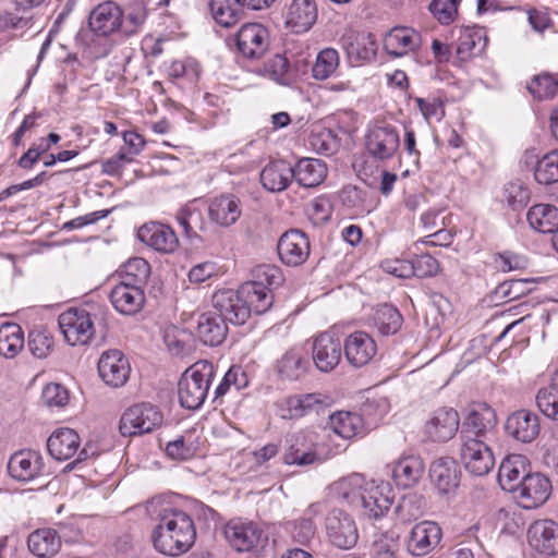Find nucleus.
<instances>
[{"label":"nucleus","instance_id":"obj_55","mask_svg":"<svg viewBox=\"0 0 558 558\" xmlns=\"http://www.w3.org/2000/svg\"><path fill=\"white\" fill-rule=\"evenodd\" d=\"M527 90L535 99H550L558 93V80L549 73L535 75L527 84Z\"/></svg>","mask_w":558,"mask_h":558},{"label":"nucleus","instance_id":"obj_33","mask_svg":"<svg viewBox=\"0 0 558 558\" xmlns=\"http://www.w3.org/2000/svg\"><path fill=\"white\" fill-rule=\"evenodd\" d=\"M425 470L421 457L410 454L399 458L391 466V476L395 483L402 488L415 486Z\"/></svg>","mask_w":558,"mask_h":558},{"label":"nucleus","instance_id":"obj_60","mask_svg":"<svg viewBox=\"0 0 558 558\" xmlns=\"http://www.w3.org/2000/svg\"><path fill=\"white\" fill-rule=\"evenodd\" d=\"M505 197L512 210H521L529 204L531 193L523 183L515 181L505 186Z\"/></svg>","mask_w":558,"mask_h":558},{"label":"nucleus","instance_id":"obj_42","mask_svg":"<svg viewBox=\"0 0 558 558\" xmlns=\"http://www.w3.org/2000/svg\"><path fill=\"white\" fill-rule=\"evenodd\" d=\"M27 546L39 558L52 557L61 548V535L50 527L38 529L29 534Z\"/></svg>","mask_w":558,"mask_h":558},{"label":"nucleus","instance_id":"obj_24","mask_svg":"<svg viewBox=\"0 0 558 558\" xmlns=\"http://www.w3.org/2000/svg\"><path fill=\"white\" fill-rule=\"evenodd\" d=\"M122 9L113 1H105L93 9L88 24L97 36L107 37L119 32Z\"/></svg>","mask_w":558,"mask_h":558},{"label":"nucleus","instance_id":"obj_26","mask_svg":"<svg viewBox=\"0 0 558 558\" xmlns=\"http://www.w3.org/2000/svg\"><path fill=\"white\" fill-rule=\"evenodd\" d=\"M109 298L116 311L126 316L138 313L146 300L144 288L124 282L117 283Z\"/></svg>","mask_w":558,"mask_h":558},{"label":"nucleus","instance_id":"obj_23","mask_svg":"<svg viewBox=\"0 0 558 558\" xmlns=\"http://www.w3.org/2000/svg\"><path fill=\"white\" fill-rule=\"evenodd\" d=\"M43 468V457L34 450H20L8 462V472L17 482L33 481L41 474Z\"/></svg>","mask_w":558,"mask_h":558},{"label":"nucleus","instance_id":"obj_50","mask_svg":"<svg viewBox=\"0 0 558 558\" xmlns=\"http://www.w3.org/2000/svg\"><path fill=\"white\" fill-rule=\"evenodd\" d=\"M426 499L415 493L403 496L396 507V514L403 523H410L423 517L426 510Z\"/></svg>","mask_w":558,"mask_h":558},{"label":"nucleus","instance_id":"obj_49","mask_svg":"<svg viewBox=\"0 0 558 558\" xmlns=\"http://www.w3.org/2000/svg\"><path fill=\"white\" fill-rule=\"evenodd\" d=\"M150 276V265L142 257L130 258L120 271V282L145 288Z\"/></svg>","mask_w":558,"mask_h":558},{"label":"nucleus","instance_id":"obj_15","mask_svg":"<svg viewBox=\"0 0 558 558\" xmlns=\"http://www.w3.org/2000/svg\"><path fill=\"white\" fill-rule=\"evenodd\" d=\"M428 475L439 495H451L460 485L461 470L453 458L441 457L430 463Z\"/></svg>","mask_w":558,"mask_h":558},{"label":"nucleus","instance_id":"obj_45","mask_svg":"<svg viewBox=\"0 0 558 558\" xmlns=\"http://www.w3.org/2000/svg\"><path fill=\"white\" fill-rule=\"evenodd\" d=\"M368 483L363 475L353 473L333 483L332 490L337 498L359 507L363 490Z\"/></svg>","mask_w":558,"mask_h":558},{"label":"nucleus","instance_id":"obj_8","mask_svg":"<svg viewBox=\"0 0 558 558\" xmlns=\"http://www.w3.org/2000/svg\"><path fill=\"white\" fill-rule=\"evenodd\" d=\"M368 154L378 160L391 159L400 145L399 133L388 123L376 124L368 129L365 136Z\"/></svg>","mask_w":558,"mask_h":558},{"label":"nucleus","instance_id":"obj_10","mask_svg":"<svg viewBox=\"0 0 558 558\" xmlns=\"http://www.w3.org/2000/svg\"><path fill=\"white\" fill-rule=\"evenodd\" d=\"M342 352V342L333 332H322L313 340L312 359L319 372L333 371L341 362Z\"/></svg>","mask_w":558,"mask_h":558},{"label":"nucleus","instance_id":"obj_16","mask_svg":"<svg viewBox=\"0 0 558 558\" xmlns=\"http://www.w3.org/2000/svg\"><path fill=\"white\" fill-rule=\"evenodd\" d=\"M102 381L113 388L122 387L130 377V363L120 350L105 351L97 364Z\"/></svg>","mask_w":558,"mask_h":558},{"label":"nucleus","instance_id":"obj_9","mask_svg":"<svg viewBox=\"0 0 558 558\" xmlns=\"http://www.w3.org/2000/svg\"><path fill=\"white\" fill-rule=\"evenodd\" d=\"M213 306L216 315L223 322L243 325L250 317V305L244 302L240 289L219 290L213 295Z\"/></svg>","mask_w":558,"mask_h":558},{"label":"nucleus","instance_id":"obj_61","mask_svg":"<svg viewBox=\"0 0 558 558\" xmlns=\"http://www.w3.org/2000/svg\"><path fill=\"white\" fill-rule=\"evenodd\" d=\"M460 1L461 0H433L429 4V10L440 24L448 25L454 21Z\"/></svg>","mask_w":558,"mask_h":558},{"label":"nucleus","instance_id":"obj_47","mask_svg":"<svg viewBox=\"0 0 558 558\" xmlns=\"http://www.w3.org/2000/svg\"><path fill=\"white\" fill-rule=\"evenodd\" d=\"M332 430L344 439L353 438L364 432L362 416L354 412L340 411L330 415Z\"/></svg>","mask_w":558,"mask_h":558},{"label":"nucleus","instance_id":"obj_34","mask_svg":"<svg viewBox=\"0 0 558 558\" xmlns=\"http://www.w3.org/2000/svg\"><path fill=\"white\" fill-rule=\"evenodd\" d=\"M317 19V5L314 0H292L286 12V25L294 33L308 31Z\"/></svg>","mask_w":558,"mask_h":558},{"label":"nucleus","instance_id":"obj_14","mask_svg":"<svg viewBox=\"0 0 558 558\" xmlns=\"http://www.w3.org/2000/svg\"><path fill=\"white\" fill-rule=\"evenodd\" d=\"M277 250L284 265L292 267L300 266L304 264L310 256V240L303 231L291 229L280 236Z\"/></svg>","mask_w":558,"mask_h":558},{"label":"nucleus","instance_id":"obj_21","mask_svg":"<svg viewBox=\"0 0 558 558\" xmlns=\"http://www.w3.org/2000/svg\"><path fill=\"white\" fill-rule=\"evenodd\" d=\"M551 492L550 481L539 474H529L523 477L521 485L517 488V498L520 505L525 509H534L543 505Z\"/></svg>","mask_w":558,"mask_h":558},{"label":"nucleus","instance_id":"obj_39","mask_svg":"<svg viewBox=\"0 0 558 558\" xmlns=\"http://www.w3.org/2000/svg\"><path fill=\"white\" fill-rule=\"evenodd\" d=\"M227 332V324L215 313L208 312L199 315L196 336L203 344L217 347L226 339Z\"/></svg>","mask_w":558,"mask_h":558},{"label":"nucleus","instance_id":"obj_48","mask_svg":"<svg viewBox=\"0 0 558 558\" xmlns=\"http://www.w3.org/2000/svg\"><path fill=\"white\" fill-rule=\"evenodd\" d=\"M535 401L546 417L558 421V369L551 375L549 385L538 389Z\"/></svg>","mask_w":558,"mask_h":558},{"label":"nucleus","instance_id":"obj_63","mask_svg":"<svg viewBox=\"0 0 558 558\" xmlns=\"http://www.w3.org/2000/svg\"><path fill=\"white\" fill-rule=\"evenodd\" d=\"M41 399L47 407L62 408L69 401V392L59 384H48L43 390Z\"/></svg>","mask_w":558,"mask_h":558},{"label":"nucleus","instance_id":"obj_64","mask_svg":"<svg viewBox=\"0 0 558 558\" xmlns=\"http://www.w3.org/2000/svg\"><path fill=\"white\" fill-rule=\"evenodd\" d=\"M257 280H263L265 286L270 288L272 292L274 288L281 286L283 282V276L280 268L272 265H262L256 269Z\"/></svg>","mask_w":558,"mask_h":558},{"label":"nucleus","instance_id":"obj_12","mask_svg":"<svg viewBox=\"0 0 558 558\" xmlns=\"http://www.w3.org/2000/svg\"><path fill=\"white\" fill-rule=\"evenodd\" d=\"M326 533L335 546L341 549L352 548L359 538L354 520L341 509H332L325 520Z\"/></svg>","mask_w":558,"mask_h":558},{"label":"nucleus","instance_id":"obj_36","mask_svg":"<svg viewBox=\"0 0 558 558\" xmlns=\"http://www.w3.org/2000/svg\"><path fill=\"white\" fill-rule=\"evenodd\" d=\"M80 436L68 427L54 430L47 439V449L49 454L59 461L69 460L78 450Z\"/></svg>","mask_w":558,"mask_h":558},{"label":"nucleus","instance_id":"obj_38","mask_svg":"<svg viewBox=\"0 0 558 558\" xmlns=\"http://www.w3.org/2000/svg\"><path fill=\"white\" fill-rule=\"evenodd\" d=\"M292 180V166L284 160L270 161L260 172L262 185L272 193L286 190Z\"/></svg>","mask_w":558,"mask_h":558},{"label":"nucleus","instance_id":"obj_6","mask_svg":"<svg viewBox=\"0 0 558 558\" xmlns=\"http://www.w3.org/2000/svg\"><path fill=\"white\" fill-rule=\"evenodd\" d=\"M459 457L464 469L474 476L488 474L495 457L488 442L480 439H460Z\"/></svg>","mask_w":558,"mask_h":558},{"label":"nucleus","instance_id":"obj_17","mask_svg":"<svg viewBox=\"0 0 558 558\" xmlns=\"http://www.w3.org/2000/svg\"><path fill=\"white\" fill-rule=\"evenodd\" d=\"M440 526L432 521L415 524L407 539V550L412 556H425L435 549L441 541Z\"/></svg>","mask_w":558,"mask_h":558},{"label":"nucleus","instance_id":"obj_18","mask_svg":"<svg viewBox=\"0 0 558 558\" xmlns=\"http://www.w3.org/2000/svg\"><path fill=\"white\" fill-rule=\"evenodd\" d=\"M344 356L353 367L367 365L377 353L375 340L365 331L350 333L342 343Z\"/></svg>","mask_w":558,"mask_h":558},{"label":"nucleus","instance_id":"obj_52","mask_svg":"<svg viewBox=\"0 0 558 558\" xmlns=\"http://www.w3.org/2000/svg\"><path fill=\"white\" fill-rule=\"evenodd\" d=\"M24 347V336L21 327L7 324L0 327V354L14 357Z\"/></svg>","mask_w":558,"mask_h":558},{"label":"nucleus","instance_id":"obj_28","mask_svg":"<svg viewBox=\"0 0 558 558\" xmlns=\"http://www.w3.org/2000/svg\"><path fill=\"white\" fill-rule=\"evenodd\" d=\"M137 238L141 242L162 253H172L179 244L173 229L157 222L142 226L137 231Z\"/></svg>","mask_w":558,"mask_h":558},{"label":"nucleus","instance_id":"obj_4","mask_svg":"<svg viewBox=\"0 0 558 558\" xmlns=\"http://www.w3.org/2000/svg\"><path fill=\"white\" fill-rule=\"evenodd\" d=\"M58 324L70 345H85L94 338V317L84 307H72L61 313Z\"/></svg>","mask_w":558,"mask_h":558},{"label":"nucleus","instance_id":"obj_59","mask_svg":"<svg viewBox=\"0 0 558 558\" xmlns=\"http://www.w3.org/2000/svg\"><path fill=\"white\" fill-rule=\"evenodd\" d=\"M531 282L530 279L506 280L496 288L495 294L505 301L517 300L531 291L527 287Z\"/></svg>","mask_w":558,"mask_h":558},{"label":"nucleus","instance_id":"obj_37","mask_svg":"<svg viewBox=\"0 0 558 558\" xmlns=\"http://www.w3.org/2000/svg\"><path fill=\"white\" fill-rule=\"evenodd\" d=\"M307 369L308 361L300 347L288 349L276 362V371L284 380H299Z\"/></svg>","mask_w":558,"mask_h":558},{"label":"nucleus","instance_id":"obj_29","mask_svg":"<svg viewBox=\"0 0 558 558\" xmlns=\"http://www.w3.org/2000/svg\"><path fill=\"white\" fill-rule=\"evenodd\" d=\"M341 45L348 58L353 61H371L377 52V43L373 34L348 31L341 37Z\"/></svg>","mask_w":558,"mask_h":558},{"label":"nucleus","instance_id":"obj_20","mask_svg":"<svg viewBox=\"0 0 558 558\" xmlns=\"http://www.w3.org/2000/svg\"><path fill=\"white\" fill-rule=\"evenodd\" d=\"M393 504V496L388 484L381 483L376 485L369 482L364 490L359 507L362 508L363 514L369 519H379L384 517Z\"/></svg>","mask_w":558,"mask_h":558},{"label":"nucleus","instance_id":"obj_1","mask_svg":"<svg viewBox=\"0 0 558 558\" xmlns=\"http://www.w3.org/2000/svg\"><path fill=\"white\" fill-rule=\"evenodd\" d=\"M196 538L192 518L184 511L171 507L158 513V523L151 532L155 549L167 556H180L186 553Z\"/></svg>","mask_w":558,"mask_h":558},{"label":"nucleus","instance_id":"obj_62","mask_svg":"<svg viewBox=\"0 0 558 558\" xmlns=\"http://www.w3.org/2000/svg\"><path fill=\"white\" fill-rule=\"evenodd\" d=\"M413 275L418 278L434 277L439 271L438 260L430 254L416 255L412 260Z\"/></svg>","mask_w":558,"mask_h":558},{"label":"nucleus","instance_id":"obj_19","mask_svg":"<svg viewBox=\"0 0 558 558\" xmlns=\"http://www.w3.org/2000/svg\"><path fill=\"white\" fill-rule=\"evenodd\" d=\"M460 417L452 408H439L426 421L424 432L433 441L445 442L451 439L459 429Z\"/></svg>","mask_w":558,"mask_h":558},{"label":"nucleus","instance_id":"obj_31","mask_svg":"<svg viewBox=\"0 0 558 558\" xmlns=\"http://www.w3.org/2000/svg\"><path fill=\"white\" fill-rule=\"evenodd\" d=\"M242 214L240 199L233 194L215 197L208 206L209 219L220 227L234 225Z\"/></svg>","mask_w":558,"mask_h":558},{"label":"nucleus","instance_id":"obj_54","mask_svg":"<svg viewBox=\"0 0 558 558\" xmlns=\"http://www.w3.org/2000/svg\"><path fill=\"white\" fill-rule=\"evenodd\" d=\"M534 177L539 184L558 182V150L547 153L536 161Z\"/></svg>","mask_w":558,"mask_h":558},{"label":"nucleus","instance_id":"obj_25","mask_svg":"<svg viewBox=\"0 0 558 558\" xmlns=\"http://www.w3.org/2000/svg\"><path fill=\"white\" fill-rule=\"evenodd\" d=\"M527 541L536 551L553 556L558 553V524L544 519L533 522L527 530Z\"/></svg>","mask_w":558,"mask_h":558},{"label":"nucleus","instance_id":"obj_30","mask_svg":"<svg viewBox=\"0 0 558 558\" xmlns=\"http://www.w3.org/2000/svg\"><path fill=\"white\" fill-rule=\"evenodd\" d=\"M529 461L522 454H510L506 457L498 471V482L502 489L517 492L523 477L529 475Z\"/></svg>","mask_w":558,"mask_h":558},{"label":"nucleus","instance_id":"obj_11","mask_svg":"<svg viewBox=\"0 0 558 558\" xmlns=\"http://www.w3.org/2000/svg\"><path fill=\"white\" fill-rule=\"evenodd\" d=\"M238 51L247 59H260L269 48V33L259 23H246L234 37Z\"/></svg>","mask_w":558,"mask_h":558},{"label":"nucleus","instance_id":"obj_3","mask_svg":"<svg viewBox=\"0 0 558 558\" xmlns=\"http://www.w3.org/2000/svg\"><path fill=\"white\" fill-rule=\"evenodd\" d=\"M163 414L158 407L142 402L126 409L120 420V432L123 436L148 434L160 427Z\"/></svg>","mask_w":558,"mask_h":558},{"label":"nucleus","instance_id":"obj_53","mask_svg":"<svg viewBox=\"0 0 558 558\" xmlns=\"http://www.w3.org/2000/svg\"><path fill=\"white\" fill-rule=\"evenodd\" d=\"M147 19V9L143 3H134L130 5L125 13L122 11V17H120L121 27L119 33L125 37H131L138 34Z\"/></svg>","mask_w":558,"mask_h":558},{"label":"nucleus","instance_id":"obj_44","mask_svg":"<svg viewBox=\"0 0 558 558\" xmlns=\"http://www.w3.org/2000/svg\"><path fill=\"white\" fill-rule=\"evenodd\" d=\"M208 8L214 21L228 28L243 17L245 7L241 0H210Z\"/></svg>","mask_w":558,"mask_h":558},{"label":"nucleus","instance_id":"obj_22","mask_svg":"<svg viewBox=\"0 0 558 558\" xmlns=\"http://www.w3.org/2000/svg\"><path fill=\"white\" fill-rule=\"evenodd\" d=\"M505 429L509 436L518 441L532 442L541 432L539 417L530 410L514 411L507 417Z\"/></svg>","mask_w":558,"mask_h":558},{"label":"nucleus","instance_id":"obj_41","mask_svg":"<svg viewBox=\"0 0 558 558\" xmlns=\"http://www.w3.org/2000/svg\"><path fill=\"white\" fill-rule=\"evenodd\" d=\"M244 302L250 305V313L257 315L266 313L274 303V294L263 280L245 282L240 288Z\"/></svg>","mask_w":558,"mask_h":558},{"label":"nucleus","instance_id":"obj_58","mask_svg":"<svg viewBox=\"0 0 558 558\" xmlns=\"http://www.w3.org/2000/svg\"><path fill=\"white\" fill-rule=\"evenodd\" d=\"M53 338L47 330L34 329L28 335V350L38 359L48 356L53 348Z\"/></svg>","mask_w":558,"mask_h":558},{"label":"nucleus","instance_id":"obj_27","mask_svg":"<svg viewBox=\"0 0 558 558\" xmlns=\"http://www.w3.org/2000/svg\"><path fill=\"white\" fill-rule=\"evenodd\" d=\"M421 34L405 26L391 28L384 38V48L388 54L399 58L413 52L421 47Z\"/></svg>","mask_w":558,"mask_h":558},{"label":"nucleus","instance_id":"obj_43","mask_svg":"<svg viewBox=\"0 0 558 558\" xmlns=\"http://www.w3.org/2000/svg\"><path fill=\"white\" fill-rule=\"evenodd\" d=\"M529 226L539 233H553L558 228V208L551 204H536L526 213Z\"/></svg>","mask_w":558,"mask_h":558},{"label":"nucleus","instance_id":"obj_13","mask_svg":"<svg viewBox=\"0 0 558 558\" xmlns=\"http://www.w3.org/2000/svg\"><path fill=\"white\" fill-rule=\"evenodd\" d=\"M225 536L238 551H248L263 541H267L264 531L257 523L240 519H233L227 523Z\"/></svg>","mask_w":558,"mask_h":558},{"label":"nucleus","instance_id":"obj_35","mask_svg":"<svg viewBox=\"0 0 558 558\" xmlns=\"http://www.w3.org/2000/svg\"><path fill=\"white\" fill-rule=\"evenodd\" d=\"M283 418H300L311 413H319L326 407V398L320 393H305L291 396L284 401Z\"/></svg>","mask_w":558,"mask_h":558},{"label":"nucleus","instance_id":"obj_5","mask_svg":"<svg viewBox=\"0 0 558 558\" xmlns=\"http://www.w3.org/2000/svg\"><path fill=\"white\" fill-rule=\"evenodd\" d=\"M282 460L288 465L298 466L322 462L314 433L300 430L288 435Z\"/></svg>","mask_w":558,"mask_h":558},{"label":"nucleus","instance_id":"obj_56","mask_svg":"<svg viewBox=\"0 0 558 558\" xmlns=\"http://www.w3.org/2000/svg\"><path fill=\"white\" fill-rule=\"evenodd\" d=\"M339 65V56L337 50L326 48L322 50L316 58V62L312 68L313 76L316 80L328 78Z\"/></svg>","mask_w":558,"mask_h":558},{"label":"nucleus","instance_id":"obj_57","mask_svg":"<svg viewBox=\"0 0 558 558\" xmlns=\"http://www.w3.org/2000/svg\"><path fill=\"white\" fill-rule=\"evenodd\" d=\"M265 71L271 80L281 85H289L294 78L288 59L281 54H276L269 59L265 65Z\"/></svg>","mask_w":558,"mask_h":558},{"label":"nucleus","instance_id":"obj_7","mask_svg":"<svg viewBox=\"0 0 558 558\" xmlns=\"http://www.w3.org/2000/svg\"><path fill=\"white\" fill-rule=\"evenodd\" d=\"M497 425L495 410L486 403L474 405L462 422L460 439H480L488 442Z\"/></svg>","mask_w":558,"mask_h":558},{"label":"nucleus","instance_id":"obj_2","mask_svg":"<svg viewBox=\"0 0 558 558\" xmlns=\"http://www.w3.org/2000/svg\"><path fill=\"white\" fill-rule=\"evenodd\" d=\"M215 375V367L208 361H198L186 368L178 383L181 407L189 410L199 409L208 396Z\"/></svg>","mask_w":558,"mask_h":558},{"label":"nucleus","instance_id":"obj_40","mask_svg":"<svg viewBox=\"0 0 558 558\" xmlns=\"http://www.w3.org/2000/svg\"><path fill=\"white\" fill-rule=\"evenodd\" d=\"M293 179L304 187L318 186L327 177L326 163L317 158H302L294 167Z\"/></svg>","mask_w":558,"mask_h":558},{"label":"nucleus","instance_id":"obj_32","mask_svg":"<svg viewBox=\"0 0 558 558\" xmlns=\"http://www.w3.org/2000/svg\"><path fill=\"white\" fill-rule=\"evenodd\" d=\"M175 220L182 228L183 234L191 241H203L208 230L203 210L194 202L181 207L175 214Z\"/></svg>","mask_w":558,"mask_h":558},{"label":"nucleus","instance_id":"obj_51","mask_svg":"<svg viewBox=\"0 0 558 558\" xmlns=\"http://www.w3.org/2000/svg\"><path fill=\"white\" fill-rule=\"evenodd\" d=\"M485 47V38L480 29L465 28L461 31L457 45V56L465 61L471 56L480 53Z\"/></svg>","mask_w":558,"mask_h":558},{"label":"nucleus","instance_id":"obj_46","mask_svg":"<svg viewBox=\"0 0 558 558\" xmlns=\"http://www.w3.org/2000/svg\"><path fill=\"white\" fill-rule=\"evenodd\" d=\"M403 317L392 305L383 304L375 308L373 314V326L380 336L396 335L402 327Z\"/></svg>","mask_w":558,"mask_h":558}]
</instances>
